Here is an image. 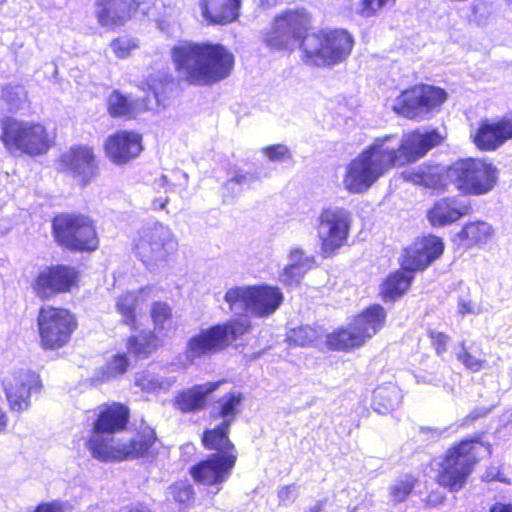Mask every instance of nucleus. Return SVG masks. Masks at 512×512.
Here are the masks:
<instances>
[{
    "mask_svg": "<svg viewBox=\"0 0 512 512\" xmlns=\"http://www.w3.org/2000/svg\"><path fill=\"white\" fill-rule=\"evenodd\" d=\"M481 452L490 454V447L482 443L465 440L450 448L446 455L436 464L438 466L437 481L451 491L460 490Z\"/></svg>",
    "mask_w": 512,
    "mask_h": 512,
    "instance_id": "nucleus-7",
    "label": "nucleus"
},
{
    "mask_svg": "<svg viewBox=\"0 0 512 512\" xmlns=\"http://www.w3.org/2000/svg\"><path fill=\"white\" fill-rule=\"evenodd\" d=\"M128 408L114 403L106 406L94 423L88 447L92 455L102 461L124 460L144 455L155 442V433L143 429L127 443L116 442L113 434L124 429L128 422Z\"/></svg>",
    "mask_w": 512,
    "mask_h": 512,
    "instance_id": "nucleus-1",
    "label": "nucleus"
},
{
    "mask_svg": "<svg viewBox=\"0 0 512 512\" xmlns=\"http://www.w3.org/2000/svg\"><path fill=\"white\" fill-rule=\"evenodd\" d=\"M484 477L488 481L498 480L500 482H507L504 476L496 468L488 470Z\"/></svg>",
    "mask_w": 512,
    "mask_h": 512,
    "instance_id": "nucleus-59",
    "label": "nucleus"
},
{
    "mask_svg": "<svg viewBox=\"0 0 512 512\" xmlns=\"http://www.w3.org/2000/svg\"><path fill=\"white\" fill-rule=\"evenodd\" d=\"M77 326L76 319L66 310V335L72 332Z\"/></svg>",
    "mask_w": 512,
    "mask_h": 512,
    "instance_id": "nucleus-62",
    "label": "nucleus"
},
{
    "mask_svg": "<svg viewBox=\"0 0 512 512\" xmlns=\"http://www.w3.org/2000/svg\"><path fill=\"white\" fill-rule=\"evenodd\" d=\"M304 512H325L324 511V503L321 501L316 502L315 504L311 505L307 510Z\"/></svg>",
    "mask_w": 512,
    "mask_h": 512,
    "instance_id": "nucleus-63",
    "label": "nucleus"
},
{
    "mask_svg": "<svg viewBox=\"0 0 512 512\" xmlns=\"http://www.w3.org/2000/svg\"><path fill=\"white\" fill-rule=\"evenodd\" d=\"M446 92L429 85L414 86L403 91L393 103V110L406 118H424L446 100Z\"/></svg>",
    "mask_w": 512,
    "mask_h": 512,
    "instance_id": "nucleus-14",
    "label": "nucleus"
},
{
    "mask_svg": "<svg viewBox=\"0 0 512 512\" xmlns=\"http://www.w3.org/2000/svg\"><path fill=\"white\" fill-rule=\"evenodd\" d=\"M255 180L253 174L243 171V170H235L229 180L227 181L225 188L226 189H234V186H245L250 185Z\"/></svg>",
    "mask_w": 512,
    "mask_h": 512,
    "instance_id": "nucleus-51",
    "label": "nucleus"
},
{
    "mask_svg": "<svg viewBox=\"0 0 512 512\" xmlns=\"http://www.w3.org/2000/svg\"><path fill=\"white\" fill-rule=\"evenodd\" d=\"M417 479L411 474L399 476L389 487L390 501L393 503L404 502L413 491Z\"/></svg>",
    "mask_w": 512,
    "mask_h": 512,
    "instance_id": "nucleus-42",
    "label": "nucleus"
},
{
    "mask_svg": "<svg viewBox=\"0 0 512 512\" xmlns=\"http://www.w3.org/2000/svg\"><path fill=\"white\" fill-rule=\"evenodd\" d=\"M252 295L253 285H234L226 290L224 301L231 312L251 315Z\"/></svg>",
    "mask_w": 512,
    "mask_h": 512,
    "instance_id": "nucleus-35",
    "label": "nucleus"
},
{
    "mask_svg": "<svg viewBox=\"0 0 512 512\" xmlns=\"http://www.w3.org/2000/svg\"><path fill=\"white\" fill-rule=\"evenodd\" d=\"M159 337L153 332H141L136 336L129 337L126 346L128 351L135 357L144 359L155 352L161 345Z\"/></svg>",
    "mask_w": 512,
    "mask_h": 512,
    "instance_id": "nucleus-37",
    "label": "nucleus"
},
{
    "mask_svg": "<svg viewBox=\"0 0 512 512\" xmlns=\"http://www.w3.org/2000/svg\"><path fill=\"white\" fill-rule=\"evenodd\" d=\"M0 140L11 155L38 156L54 144V135L41 123L8 118L1 124Z\"/></svg>",
    "mask_w": 512,
    "mask_h": 512,
    "instance_id": "nucleus-5",
    "label": "nucleus"
},
{
    "mask_svg": "<svg viewBox=\"0 0 512 512\" xmlns=\"http://www.w3.org/2000/svg\"><path fill=\"white\" fill-rule=\"evenodd\" d=\"M31 289L43 301L64 292V266L57 264L40 267L31 281Z\"/></svg>",
    "mask_w": 512,
    "mask_h": 512,
    "instance_id": "nucleus-23",
    "label": "nucleus"
},
{
    "mask_svg": "<svg viewBox=\"0 0 512 512\" xmlns=\"http://www.w3.org/2000/svg\"><path fill=\"white\" fill-rule=\"evenodd\" d=\"M445 174L447 181L461 193L482 196L495 188L499 171L492 162L480 158H467L451 164Z\"/></svg>",
    "mask_w": 512,
    "mask_h": 512,
    "instance_id": "nucleus-6",
    "label": "nucleus"
},
{
    "mask_svg": "<svg viewBox=\"0 0 512 512\" xmlns=\"http://www.w3.org/2000/svg\"><path fill=\"white\" fill-rule=\"evenodd\" d=\"M386 312L380 305H372L354 318L347 328L327 335V345L333 350H350L362 346L384 325Z\"/></svg>",
    "mask_w": 512,
    "mask_h": 512,
    "instance_id": "nucleus-11",
    "label": "nucleus"
},
{
    "mask_svg": "<svg viewBox=\"0 0 512 512\" xmlns=\"http://www.w3.org/2000/svg\"><path fill=\"white\" fill-rule=\"evenodd\" d=\"M243 395L240 392H231L218 401L219 416L223 419L221 425L230 427L240 412Z\"/></svg>",
    "mask_w": 512,
    "mask_h": 512,
    "instance_id": "nucleus-41",
    "label": "nucleus"
},
{
    "mask_svg": "<svg viewBox=\"0 0 512 512\" xmlns=\"http://www.w3.org/2000/svg\"><path fill=\"white\" fill-rule=\"evenodd\" d=\"M471 206L458 197H447L435 202L428 212V220L434 227H443L457 222L470 214Z\"/></svg>",
    "mask_w": 512,
    "mask_h": 512,
    "instance_id": "nucleus-25",
    "label": "nucleus"
},
{
    "mask_svg": "<svg viewBox=\"0 0 512 512\" xmlns=\"http://www.w3.org/2000/svg\"><path fill=\"white\" fill-rule=\"evenodd\" d=\"M475 146L482 151H494L512 139V114L499 119H485L471 133Z\"/></svg>",
    "mask_w": 512,
    "mask_h": 512,
    "instance_id": "nucleus-19",
    "label": "nucleus"
},
{
    "mask_svg": "<svg viewBox=\"0 0 512 512\" xmlns=\"http://www.w3.org/2000/svg\"><path fill=\"white\" fill-rule=\"evenodd\" d=\"M443 251L444 243L441 238L434 235L418 238L404 250L401 267L406 271L423 270L439 258Z\"/></svg>",
    "mask_w": 512,
    "mask_h": 512,
    "instance_id": "nucleus-18",
    "label": "nucleus"
},
{
    "mask_svg": "<svg viewBox=\"0 0 512 512\" xmlns=\"http://www.w3.org/2000/svg\"><path fill=\"white\" fill-rule=\"evenodd\" d=\"M237 455L226 453L223 456H209L191 468V474L198 483L216 487L217 493L221 485L228 480L235 466Z\"/></svg>",
    "mask_w": 512,
    "mask_h": 512,
    "instance_id": "nucleus-17",
    "label": "nucleus"
},
{
    "mask_svg": "<svg viewBox=\"0 0 512 512\" xmlns=\"http://www.w3.org/2000/svg\"><path fill=\"white\" fill-rule=\"evenodd\" d=\"M176 249L172 230L161 223L143 227L134 238V252L150 271L164 267Z\"/></svg>",
    "mask_w": 512,
    "mask_h": 512,
    "instance_id": "nucleus-9",
    "label": "nucleus"
},
{
    "mask_svg": "<svg viewBox=\"0 0 512 512\" xmlns=\"http://www.w3.org/2000/svg\"><path fill=\"white\" fill-rule=\"evenodd\" d=\"M494 227L483 220L469 221L458 232L457 238L467 248L483 247L494 237Z\"/></svg>",
    "mask_w": 512,
    "mask_h": 512,
    "instance_id": "nucleus-33",
    "label": "nucleus"
},
{
    "mask_svg": "<svg viewBox=\"0 0 512 512\" xmlns=\"http://www.w3.org/2000/svg\"><path fill=\"white\" fill-rule=\"evenodd\" d=\"M458 360L472 372H478L483 368L484 361L473 356L467 352L464 348L463 351L458 354Z\"/></svg>",
    "mask_w": 512,
    "mask_h": 512,
    "instance_id": "nucleus-52",
    "label": "nucleus"
},
{
    "mask_svg": "<svg viewBox=\"0 0 512 512\" xmlns=\"http://www.w3.org/2000/svg\"><path fill=\"white\" fill-rule=\"evenodd\" d=\"M99 246L93 220L81 213L66 214V249L91 252Z\"/></svg>",
    "mask_w": 512,
    "mask_h": 512,
    "instance_id": "nucleus-16",
    "label": "nucleus"
},
{
    "mask_svg": "<svg viewBox=\"0 0 512 512\" xmlns=\"http://www.w3.org/2000/svg\"><path fill=\"white\" fill-rule=\"evenodd\" d=\"M40 343L45 350H55L63 345L64 312L52 306L41 308L38 316Z\"/></svg>",
    "mask_w": 512,
    "mask_h": 512,
    "instance_id": "nucleus-22",
    "label": "nucleus"
},
{
    "mask_svg": "<svg viewBox=\"0 0 512 512\" xmlns=\"http://www.w3.org/2000/svg\"><path fill=\"white\" fill-rule=\"evenodd\" d=\"M168 369L150 364L134 375V384L145 393L167 392L175 383L176 377L167 375Z\"/></svg>",
    "mask_w": 512,
    "mask_h": 512,
    "instance_id": "nucleus-26",
    "label": "nucleus"
},
{
    "mask_svg": "<svg viewBox=\"0 0 512 512\" xmlns=\"http://www.w3.org/2000/svg\"><path fill=\"white\" fill-rule=\"evenodd\" d=\"M298 497L297 488L295 485L283 486L278 490L279 503L284 506H289Z\"/></svg>",
    "mask_w": 512,
    "mask_h": 512,
    "instance_id": "nucleus-53",
    "label": "nucleus"
},
{
    "mask_svg": "<svg viewBox=\"0 0 512 512\" xmlns=\"http://www.w3.org/2000/svg\"><path fill=\"white\" fill-rule=\"evenodd\" d=\"M480 307L468 299H460L458 302V313L462 316L466 314H479Z\"/></svg>",
    "mask_w": 512,
    "mask_h": 512,
    "instance_id": "nucleus-56",
    "label": "nucleus"
},
{
    "mask_svg": "<svg viewBox=\"0 0 512 512\" xmlns=\"http://www.w3.org/2000/svg\"><path fill=\"white\" fill-rule=\"evenodd\" d=\"M80 280L79 272L75 268L66 267V292L71 291L74 287L78 286Z\"/></svg>",
    "mask_w": 512,
    "mask_h": 512,
    "instance_id": "nucleus-57",
    "label": "nucleus"
},
{
    "mask_svg": "<svg viewBox=\"0 0 512 512\" xmlns=\"http://www.w3.org/2000/svg\"><path fill=\"white\" fill-rule=\"evenodd\" d=\"M172 57L179 77L199 86L227 78L234 66V55L221 44L180 43L173 48Z\"/></svg>",
    "mask_w": 512,
    "mask_h": 512,
    "instance_id": "nucleus-2",
    "label": "nucleus"
},
{
    "mask_svg": "<svg viewBox=\"0 0 512 512\" xmlns=\"http://www.w3.org/2000/svg\"><path fill=\"white\" fill-rule=\"evenodd\" d=\"M139 7L135 0H96L95 14L101 26L112 28L130 19Z\"/></svg>",
    "mask_w": 512,
    "mask_h": 512,
    "instance_id": "nucleus-24",
    "label": "nucleus"
},
{
    "mask_svg": "<svg viewBox=\"0 0 512 512\" xmlns=\"http://www.w3.org/2000/svg\"><path fill=\"white\" fill-rule=\"evenodd\" d=\"M441 169L439 167H419L412 172H405V179L428 188L438 189L444 184L440 179Z\"/></svg>",
    "mask_w": 512,
    "mask_h": 512,
    "instance_id": "nucleus-40",
    "label": "nucleus"
},
{
    "mask_svg": "<svg viewBox=\"0 0 512 512\" xmlns=\"http://www.w3.org/2000/svg\"><path fill=\"white\" fill-rule=\"evenodd\" d=\"M284 300L278 287L269 285H253L251 315L266 318L276 312Z\"/></svg>",
    "mask_w": 512,
    "mask_h": 512,
    "instance_id": "nucleus-29",
    "label": "nucleus"
},
{
    "mask_svg": "<svg viewBox=\"0 0 512 512\" xmlns=\"http://www.w3.org/2000/svg\"><path fill=\"white\" fill-rule=\"evenodd\" d=\"M314 265V256H308L303 250L294 248L290 251L289 262L280 275V281L286 286H297Z\"/></svg>",
    "mask_w": 512,
    "mask_h": 512,
    "instance_id": "nucleus-31",
    "label": "nucleus"
},
{
    "mask_svg": "<svg viewBox=\"0 0 512 512\" xmlns=\"http://www.w3.org/2000/svg\"><path fill=\"white\" fill-rule=\"evenodd\" d=\"M152 109L149 98L130 97L114 91L108 98V111L111 116L135 117L147 110Z\"/></svg>",
    "mask_w": 512,
    "mask_h": 512,
    "instance_id": "nucleus-32",
    "label": "nucleus"
},
{
    "mask_svg": "<svg viewBox=\"0 0 512 512\" xmlns=\"http://www.w3.org/2000/svg\"><path fill=\"white\" fill-rule=\"evenodd\" d=\"M490 512H512V504L511 503H495Z\"/></svg>",
    "mask_w": 512,
    "mask_h": 512,
    "instance_id": "nucleus-61",
    "label": "nucleus"
},
{
    "mask_svg": "<svg viewBox=\"0 0 512 512\" xmlns=\"http://www.w3.org/2000/svg\"><path fill=\"white\" fill-rule=\"evenodd\" d=\"M127 512H151V510L143 504H138L131 507Z\"/></svg>",
    "mask_w": 512,
    "mask_h": 512,
    "instance_id": "nucleus-64",
    "label": "nucleus"
},
{
    "mask_svg": "<svg viewBox=\"0 0 512 512\" xmlns=\"http://www.w3.org/2000/svg\"><path fill=\"white\" fill-rule=\"evenodd\" d=\"M168 494L176 502L186 504L193 496L192 486L186 482H178L170 486Z\"/></svg>",
    "mask_w": 512,
    "mask_h": 512,
    "instance_id": "nucleus-49",
    "label": "nucleus"
},
{
    "mask_svg": "<svg viewBox=\"0 0 512 512\" xmlns=\"http://www.w3.org/2000/svg\"><path fill=\"white\" fill-rule=\"evenodd\" d=\"M241 0H199L202 17L210 24L225 25L239 16Z\"/></svg>",
    "mask_w": 512,
    "mask_h": 512,
    "instance_id": "nucleus-28",
    "label": "nucleus"
},
{
    "mask_svg": "<svg viewBox=\"0 0 512 512\" xmlns=\"http://www.w3.org/2000/svg\"><path fill=\"white\" fill-rule=\"evenodd\" d=\"M261 153L271 162L284 163L292 159L290 149L283 144H275L263 147Z\"/></svg>",
    "mask_w": 512,
    "mask_h": 512,
    "instance_id": "nucleus-47",
    "label": "nucleus"
},
{
    "mask_svg": "<svg viewBox=\"0 0 512 512\" xmlns=\"http://www.w3.org/2000/svg\"><path fill=\"white\" fill-rule=\"evenodd\" d=\"M396 0H359L355 5V14L363 19L379 16L383 11L392 8Z\"/></svg>",
    "mask_w": 512,
    "mask_h": 512,
    "instance_id": "nucleus-43",
    "label": "nucleus"
},
{
    "mask_svg": "<svg viewBox=\"0 0 512 512\" xmlns=\"http://www.w3.org/2000/svg\"><path fill=\"white\" fill-rule=\"evenodd\" d=\"M151 318L154 324L153 333L166 337L172 332V311L167 303L155 302L151 308Z\"/></svg>",
    "mask_w": 512,
    "mask_h": 512,
    "instance_id": "nucleus-39",
    "label": "nucleus"
},
{
    "mask_svg": "<svg viewBox=\"0 0 512 512\" xmlns=\"http://www.w3.org/2000/svg\"><path fill=\"white\" fill-rule=\"evenodd\" d=\"M250 327L247 318H238L202 329L187 341L185 358L194 363L202 357L216 354L247 333Z\"/></svg>",
    "mask_w": 512,
    "mask_h": 512,
    "instance_id": "nucleus-8",
    "label": "nucleus"
},
{
    "mask_svg": "<svg viewBox=\"0 0 512 512\" xmlns=\"http://www.w3.org/2000/svg\"><path fill=\"white\" fill-rule=\"evenodd\" d=\"M430 337H431L432 345L436 349V352L438 355H440L446 351V346L448 343L447 335H445L441 332L432 331L430 333Z\"/></svg>",
    "mask_w": 512,
    "mask_h": 512,
    "instance_id": "nucleus-54",
    "label": "nucleus"
},
{
    "mask_svg": "<svg viewBox=\"0 0 512 512\" xmlns=\"http://www.w3.org/2000/svg\"><path fill=\"white\" fill-rule=\"evenodd\" d=\"M310 25V15L305 9L286 10L275 17L265 35V43L275 50H292Z\"/></svg>",
    "mask_w": 512,
    "mask_h": 512,
    "instance_id": "nucleus-13",
    "label": "nucleus"
},
{
    "mask_svg": "<svg viewBox=\"0 0 512 512\" xmlns=\"http://www.w3.org/2000/svg\"><path fill=\"white\" fill-rule=\"evenodd\" d=\"M390 155L382 146L379 137L375 138L344 168L342 188L350 194L367 192L381 177L393 169Z\"/></svg>",
    "mask_w": 512,
    "mask_h": 512,
    "instance_id": "nucleus-3",
    "label": "nucleus"
},
{
    "mask_svg": "<svg viewBox=\"0 0 512 512\" xmlns=\"http://www.w3.org/2000/svg\"><path fill=\"white\" fill-rule=\"evenodd\" d=\"M110 47L117 58H126L138 48V43L132 38L119 37L110 43Z\"/></svg>",
    "mask_w": 512,
    "mask_h": 512,
    "instance_id": "nucleus-48",
    "label": "nucleus"
},
{
    "mask_svg": "<svg viewBox=\"0 0 512 512\" xmlns=\"http://www.w3.org/2000/svg\"><path fill=\"white\" fill-rule=\"evenodd\" d=\"M413 271H398L390 275L381 285V295L385 300H395L402 296L410 287Z\"/></svg>",
    "mask_w": 512,
    "mask_h": 512,
    "instance_id": "nucleus-38",
    "label": "nucleus"
},
{
    "mask_svg": "<svg viewBox=\"0 0 512 512\" xmlns=\"http://www.w3.org/2000/svg\"><path fill=\"white\" fill-rule=\"evenodd\" d=\"M1 97L13 108L19 106V102L25 98V91L21 86H6L1 89Z\"/></svg>",
    "mask_w": 512,
    "mask_h": 512,
    "instance_id": "nucleus-50",
    "label": "nucleus"
},
{
    "mask_svg": "<svg viewBox=\"0 0 512 512\" xmlns=\"http://www.w3.org/2000/svg\"><path fill=\"white\" fill-rule=\"evenodd\" d=\"M444 501V496L437 492H432L427 498V504L430 506H437Z\"/></svg>",
    "mask_w": 512,
    "mask_h": 512,
    "instance_id": "nucleus-60",
    "label": "nucleus"
},
{
    "mask_svg": "<svg viewBox=\"0 0 512 512\" xmlns=\"http://www.w3.org/2000/svg\"><path fill=\"white\" fill-rule=\"evenodd\" d=\"M229 427L219 424L217 427L204 432L202 441L205 448L215 450L211 456H223L229 454L237 455L234 445L228 438Z\"/></svg>",
    "mask_w": 512,
    "mask_h": 512,
    "instance_id": "nucleus-36",
    "label": "nucleus"
},
{
    "mask_svg": "<svg viewBox=\"0 0 512 512\" xmlns=\"http://www.w3.org/2000/svg\"><path fill=\"white\" fill-rule=\"evenodd\" d=\"M52 227L56 242L62 246L64 244V217L61 215L56 216L53 220Z\"/></svg>",
    "mask_w": 512,
    "mask_h": 512,
    "instance_id": "nucleus-55",
    "label": "nucleus"
},
{
    "mask_svg": "<svg viewBox=\"0 0 512 512\" xmlns=\"http://www.w3.org/2000/svg\"><path fill=\"white\" fill-rule=\"evenodd\" d=\"M221 382H209L195 385L180 391L174 399V406L181 412L187 413L202 409L209 394L218 389Z\"/></svg>",
    "mask_w": 512,
    "mask_h": 512,
    "instance_id": "nucleus-30",
    "label": "nucleus"
},
{
    "mask_svg": "<svg viewBox=\"0 0 512 512\" xmlns=\"http://www.w3.org/2000/svg\"><path fill=\"white\" fill-rule=\"evenodd\" d=\"M173 82L166 76L151 77L147 82L148 90L151 91L158 106H165L168 93L171 91Z\"/></svg>",
    "mask_w": 512,
    "mask_h": 512,
    "instance_id": "nucleus-46",
    "label": "nucleus"
},
{
    "mask_svg": "<svg viewBox=\"0 0 512 512\" xmlns=\"http://www.w3.org/2000/svg\"><path fill=\"white\" fill-rule=\"evenodd\" d=\"M66 172L80 185L90 183L99 172L93 149L87 145L71 147L66 155Z\"/></svg>",
    "mask_w": 512,
    "mask_h": 512,
    "instance_id": "nucleus-21",
    "label": "nucleus"
},
{
    "mask_svg": "<svg viewBox=\"0 0 512 512\" xmlns=\"http://www.w3.org/2000/svg\"><path fill=\"white\" fill-rule=\"evenodd\" d=\"M389 152L394 167H402L424 157L429 150L441 144L443 137L436 130H414L401 138L394 134L379 137Z\"/></svg>",
    "mask_w": 512,
    "mask_h": 512,
    "instance_id": "nucleus-10",
    "label": "nucleus"
},
{
    "mask_svg": "<svg viewBox=\"0 0 512 512\" xmlns=\"http://www.w3.org/2000/svg\"><path fill=\"white\" fill-rule=\"evenodd\" d=\"M129 368V358L125 353H115L106 359L105 365L101 368V380H109L124 374Z\"/></svg>",
    "mask_w": 512,
    "mask_h": 512,
    "instance_id": "nucleus-44",
    "label": "nucleus"
},
{
    "mask_svg": "<svg viewBox=\"0 0 512 512\" xmlns=\"http://www.w3.org/2000/svg\"><path fill=\"white\" fill-rule=\"evenodd\" d=\"M104 150L112 163L126 164L142 152V135L135 131H118L105 140Z\"/></svg>",
    "mask_w": 512,
    "mask_h": 512,
    "instance_id": "nucleus-20",
    "label": "nucleus"
},
{
    "mask_svg": "<svg viewBox=\"0 0 512 512\" xmlns=\"http://www.w3.org/2000/svg\"><path fill=\"white\" fill-rule=\"evenodd\" d=\"M352 36L343 29L306 34L300 42L302 60L312 66H334L345 61L353 48Z\"/></svg>",
    "mask_w": 512,
    "mask_h": 512,
    "instance_id": "nucleus-4",
    "label": "nucleus"
},
{
    "mask_svg": "<svg viewBox=\"0 0 512 512\" xmlns=\"http://www.w3.org/2000/svg\"><path fill=\"white\" fill-rule=\"evenodd\" d=\"M402 398V392L395 383L385 382L372 391L371 407L379 414H388L399 407Z\"/></svg>",
    "mask_w": 512,
    "mask_h": 512,
    "instance_id": "nucleus-34",
    "label": "nucleus"
},
{
    "mask_svg": "<svg viewBox=\"0 0 512 512\" xmlns=\"http://www.w3.org/2000/svg\"><path fill=\"white\" fill-rule=\"evenodd\" d=\"M352 214L339 206H328L317 219V236L320 241V254L324 258L334 256L348 240Z\"/></svg>",
    "mask_w": 512,
    "mask_h": 512,
    "instance_id": "nucleus-12",
    "label": "nucleus"
},
{
    "mask_svg": "<svg viewBox=\"0 0 512 512\" xmlns=\"http://www.w3.org/2000/svg\"><path fill=\"white\" fill-rule=\"evenodd\" d=\"M63 503L60 500L39 504L33 512H63Z\"/></svg>",
    "mask_w": 512,
    "mask_h": 512,
    "instance_id": "nucleus-58",
    "label": "nucleus"
},
{
    "mask_svg": "<svg viewBox=\"0 0 512 512\" xmlns=\"http://www.w3.org/2000/svg\"><path fill=\"white\" fill-rule=\"evenodd\" d=\"M156 289L147 286L137 292H125L120 295L116 302V309L122 316L123 322L135 328L136 318L142 311L146 301L156 296Z\"/></svg>",
    "mask_w": 512,
    "mask_h": 512,
    "instance_id": "nucleus-27",
    "label": "nucleus"
},
{
    "mask_svg": "<svg viewBox=\"0 0 512 512\" xmlns=\"http://www.w3.org/2000/svg\"><path fill=\"white\" fill-rule=\"evenodd\" d=\"M324 336V330L321 327L301 326L292 329L288 338L299 346L314 344L318 339Z\"/></svg>",
    "mask_w": 512,
    "mask_h": 512,
    "instance_id": "nucleus-45",
    "label": "nucleus"
},
{
    "mask_svg": "<svg viewBox=\"0 0 512 512\" xmlns=\"http://www.w3.org/2000/svg\"><path fill=\"white\" fill-rule=\"evenodd\" d=\"M11 411L23 412L31 405V395L41 388L40 377L30 369H13L6 372L1 379Z\"/></svg>",
    "mask_w": 512,
    "mask_h": 512,
    "instance_id": "nucleus-15",
    "label": "nucleus"
}]
</instances>
